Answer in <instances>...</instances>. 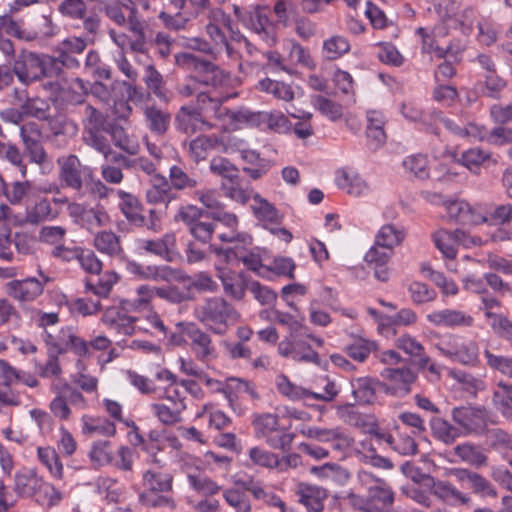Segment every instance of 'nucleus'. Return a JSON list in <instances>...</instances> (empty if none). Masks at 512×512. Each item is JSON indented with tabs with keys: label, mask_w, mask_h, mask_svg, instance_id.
<instances>
[{
	"label": "nucleus",
	"mask_w": 512,
	"mask_h": 512,
	"mask_svg": "<svg viewBox=\"0 0 512 512\" xmlns=\"http://www.w3.org/2000/svg\"><path fill=\"white\" fill-rule=\"evenodd\" d=\"M194 317L209 331L224 335L240 319L235 307L221 296L204 298L193 311Z\"/></svg>",
	"instance_id": "nucleus-1"
},
{
	"label": "nucleus",
	"mask_w": 512,
	"mask_h": 512,
	"mask_svg": "<svg viewBox=\"0 0 512 512\" xmlns=\"http://www.w3.org/2000/svg\"><path fill=\"white\" fill-rule=\"evenodd\" d=\"M254 436L269 447L281 451L290 449L295 434L280 425V418L273 413H255L252 419Z\"/></svg>",
	"instance_id": "nucleus-2"
},
{
	"label": "nucleus",
	"mask_w": 512,
	"mask_h": 512,
	"mask_svg": "<svg viewBox=\"0 0 512 512\" xmlns=\"http://www.w3.org/2000/svg\"><path fill=\"white\" fill-rule=\"evenodd\" d=\"M439 354L463 366L475 367L480 362L479 345L457 334H446L434 344Z\"/></svg>",
	"instance_id": "nucleus-3"
},
{
	"label": "nucleus",
	"mask_w": 512,
	"mask_h": 512,
	"mask_svg": "<svg viewBox=\"0 0 512 512\" xmlns=\"http://www.w3.org/2000/svg\"><path fill=\"white\" fill-rule=\"evenodd\" d=\"M321 347L323 339L310 333L309 328L296 337H286L278 344V353L285 358L301 363L320 364L319 354L313 346Z\"/></svg>",
	"instance_id": "nucleus-4"
},
{
	"label": "nucleus",
	"mask_w": 512,
	"mask_h": 512,
	"mask_svg": "<svg viewBox=\"0 0 512 512\" xmlns=\"http://www.w3.org/2000/svg\"><path fill=\"white\" fill-rule=\"evenodd\" d=\"M48 54H39L32 51L20 52L13 63V72L18 81L25 86L44 78H51Z\"/></svg>",
	"instance_id": "nucleus-5"
},
{
	"label": "nucleus",
	"mask_w": 512,
	"mask_h": 512,
	"mask_svg": "<svg viewBox=\"0 0 512 512\" xmlns=\"http://www.w3.org/2000/svg\"><path fill=\"white\" fill-rule=\"evenodd\" d=\"M51 390L55 397L49 404L51 413L59 420H69L72 415L70 406L77 409H85L87 402L77 389L69 385L66 381L57 379L52 382Z\"/></svg>",
	"instance_id": "nucleus-6"
},
{
	"label": "nucleus",
	"mask_w": 512,
	"mask_h": 512,
	"mask_svg": "<svg viewBox=\"0 0 512 512\" xmlns=\"http://www.w3.org/2000/svg\"><path fill=\"white\" fill-rule=\"evenodd\" d=\"M59 168V179L73 190H81L85 183L92 181L93 169L81 163L74 155H64L57 159Z\"/></svg>",
	"instance_id": "nucleus-7"
},
{
	"label": "nucleus",
	"mask_w": 512,
	"mask_h": 512,
	"mask_svg": "<svg viewBox=\"0 0 512 512\" xmlns=\"http://www.w3.org/2000/svg\"><path fill=\"white\" fill-rule=\"evenodd\" d=\"M233 118L261 130H271L276 133H285L290 130L291 123L280 111H257L240 110Z\"/></svg>",
	"instance_id": "nucleus-8"
},
{
	"label": "nucleus",
	"mask_w": 512,
	"mask_h": 512,
	"mask_svg": "<svg viewBox=\"0 0 512 512\" xmlns=\"http://www.w3.org/2000/svg\"><path fill=\"white\" fill-rule=\"evenodd\" d=\"M49 281L50 278L40 272V278L28 277L6 283L5 292L21 304L33 302L43 294L44 287Z\"/></svg>",
	"instance_id": "nucleus-9"
},
{
	"label": "nucleus",
	"mask_w": 512,
	"mask_h": 512,
	"mask_svg": "<svg viewBox=\"0 0 512 512\" xmlns=\"http://www.w3.org/2000/svg\"><path fill=\"white\" fill-rule=\"evenodd\" d=\"M131 311L125 310L121 304L105 309L102 322L118 334L133 335L137 331H148V327L140 325L141 318L128 315Z\"/></svg>",
	"instance_id": "nucleus-10"
},
{
	"label": "nucleus",
	"mask_w": 512,
	"mask_h": 512,
	"mask_svg": "<svg viewBox=\"0 0 512 512\" xmlns=\"http://www.w3.org/2000/svg\"><path fill=\"white\" fill-rule=\"evenodd\" d=\"M380 376L387 382V391L396 396H405L412 390L418 374L409 366L386 367L380 372Z\"/></svg>",
	"instance_id": "nucleus-11"
},
{
	"label": "nucleus",
	"mask_w": 512,
	"mask_h": 512,
	"mask_svg": "<svg viewBox=\"0 0 512 512\" xmlns=\"http://www.w3.org/2000/svg\"><path fill=\"white\" fill-rule=\"evenodd\" d=\"M174 124L176 130L188 135L214 128L208 117L202 114L199 109H194L193 105L182 106L175 116Z\"/></svg>",
	"instance_id": "nucleus-12"
},
{
	"label": "nucleus",
	"mask_w": 512,
	"mask_h": 512,
	"mask_svg": "<svg viewBox=\"0 0 512 512\" xmlns=\"http://www.w3.org/2000/svg\"><path fill=\"white\" fill-rule=\"evenodd\" d=\"M357 479L361 486L367 489L370 499L380 507V512L383 508L391 506L394 502V493L391 487L382 479L374 477L368 471L360 470L357 474Z\"/></svg>",
	"instance_id": "nucleus-13"
},
{
	"label": "nucleus",
	"mask_w": 512,
	"mask_h": 512,
	"mask_svg": "<svg viewBox=\"0 0 512 512\" xmlns=\"http://www.w3.org/2000/svg\"><path fill=\"white\" fill-rule=\"evenodd\" d=\"M117 195L119 197V208L131 224L138 227L146 226L153 231L160 229V225L155 219L156 212L154 210H150L151 219L147 223L145 217L140 212L141 205L134 195L123 190H117Z\"/></svg>",
	"instance_id": "nucleus-14"
},
{
	"label": "nucleus",
	"mask_w": 512,
	"mask_h": 512,
	"mask_svg": "<svg viewBox=\"0 0 512 512\" xmlns=\"http://www.w3.org/2000/svg\"><path fill=\"white\" fill-rule=\"evenodd\" d=\"M215 269L216 276L221 281L223 292L234 300H243L246 289H248L250 284L246 274L223 265H216Z\"/></svg>",
	"instance_id": "nucleus-15"
},
{
	"label": "nucleus",
	"mask_w": 512,
	"mask_h": 512,
	"mask_svg": "<svg viewBox=\"0 0 512 512\" xmlns=\"http://www.w3.org/2000/svg\"><path fill=\"white\" fill-rule=\"evenodd\" d=\"M241 19L243 24L257 34L266 44L273 45L276 42L273 24L264 7H253Z\"/></svg>",
	"instance_id": "nucleus-16"
},
{
	"label": "nucleus",
	"mask_w": 512,
	"mask_h": 512,
	"mask_svg": "<svg viewBox=\"0 0 512 512\" xmlns=\"http://www.w3.org/2000/svg\"><path fill=\"white\" fill-rule=\"evenodd\" d=\"M428 323L435 327L449 329L471 327L474 323L473 317L465 311L444 308L433 310L425 316Z\"/></svg>",
	"instance_id": "nucleus-17"
},
{
	"label": "nucleus",
	"mask_w": 512,
	"mask_h": 512,
	"mask_svg": "<svg viewBox=\"0 0 512 512\" xmlns=\"http://www.w3.org/2000/svg\"><path fill=\"white\" fill-rule=\"evenodd\" d=\"M217 254L222 256L227 264H233L235 261H241L257 276L265 279H271V270L268 269V265H264L262 263L261 257L257 253L244 252L238 247H230L224 250H218Z\"/></svg>",
	"instance_id": "nucleus-18"
},
{
	"label": "nucleus",
	"mask_w": 512,
	"mask_h": 512,
	"mask_svg": "<svg viewBox=\"0 0 512 512\" xmlns=\"http://www.w3.org/2000/svg\"><path fill=\"white\" fill-rule=\"evenodd\" d=\"M452 418L463 434L478 433L486 427V412L470 406L455 407Z\"/></svg>",
	"instance_id": "nucleus-19"
},
{
	"label": "nucleus",
	"mask_w": 512,
	"mask_h": 512,
	"mask_svg": "<svg viewBox=\"0 0 512 512\" xmlns=\"http://www.w3.org/2000/svg\"><path fill=\"white\" fill-rule=\"evenodd\" d=\"M295 495L307 512H321L328 498V492L325 488L304 482L297 485Z\"/></svg>",
	"instance_id": "nucleus-20"
},
{
	"label": "nucleus",
	"mask_w": 512,
	"mask_h": 512,
	"mask_svg": "<svg viewBox=\"0 0 512 512\" xmlns=\"http://www.w3.org/2000/svg\"><path fill=\"white\" fill-rule=\"evenodd\" d=\"M445 209L451 220L464 225H477L486 221V217L477 208L464 200H452L445 203Z\"/></svg>",
	"instance_id": "nucleus-21"
},
{
	"label": "nucleus",
	"mask_w": 512,
	"mask_h": 512,
	"mask_svg": "<svg viewBox=\"0 0 512 512\" xmlns=\"http://www.w3.org/2000/svg\"><path fill=\"white\" fill-rule=\"evenodd\" d=\"M335 183L339 189L353 197H364L371 192L366 180L353 170H338L335 174Z\"/></svg>",
	"instance_id": "nucleus-22"
},
{
	"label": "nucleus",
	"mask_w": 512,
	"mask_h": 512,
	"mask_svg": "<svg viewBox=\"0 0 512 512\" xmlns=\"http://www.w3.org/2000/svg\"><path fill=\"white\" fill-rule=\"evenodd\" d=\"M135 245L140 253H150L170 261L175 251L176 239L173 233H166L158 239H137Z\"/></svg>",
	"instance_id": "nucleus-23"
},
{
	"label": "nucleus",
	"mask_w": 512,
	"mask_h": 512,
	"mask_svg": "<svg viewBox=\"0 0 512 512\" xmlns=\"http://www.w3.org/2000/svg\"><path fill=\"white\" fill-rule=\"evenodd\" d=\"M44 479L35 470L22 468L14 476V492L20 497H35L41 492Z\"/></svg>",
	"instance_id": "nucleus-24"
},
{
	"label": "nucleus",
	"mask_w": 512,
	"mask_h": 512,
	"mask_svg": "<svg viewBox=\"0 0 512 512\" xmlns=\"http://www.w3.org/2000/svg\"><path fill=\"white\" fill-rule=\"evenodd\" d=\"M45 341L57 354H62L68 349H72L78 355L84 356L89 353L90 349L88 342L64 330H61L59 336L47 333Z\"/></svg>",
	"instance_id": "nucleus-25"
},
{
	"label": "nucleus",
	"mask_w": 512,
	"mask_h": 512,
	"mask_svg": "<svg viewBox=\"0 0 512 512\" xmlns=\"http://www.w3.org/2000/svg\"><path fill=\"white\" fill-rule=\"evenodd\" d=\"M393 251L377 245H374L366 252L364 260L369 268L373 269L374 276L379 281L386 282L389 279L388 263Z\"/></svg>",
	"instance_id": "nucleus-26"
},
{
	"label": "nucleus",
	"mask_w": 512,
	"mask_h": 512,
	"mask_svg": "<svg viewBox=\"0 0 512 512\" xmlns=\"http://www.w3.org/2000/svg\"><path fill=\"white\" fill-rule=\"evenodd\" d=\"M173 475L166 470L149 468L142 473L145 491L153 494H167L173 489Z\"/></svg>",
	"instance_id": "nucleus-27"
},
{
	"label": "nucleus",
	"mask_w": 512,
	"mask_h": 512,
	"mask_svg": "<svg viewBox=\"0 0 512 512\" xmlns=\"http://www.w3.org/2000/svg\"><path fill=\"white\" fill-rule=\"evenodd\" d=\"M236 95V93H222L218 96H212L207 92L199 91L196 95V105L193 107L194 109H199V111L207 117L208 114H211V116L220 119L228 113L227 109H222V103Z\"/></svg>",
	"instance_id": "nucleus-28"
},
{
	"label": "nucleus",
	"mask_w": 512,
	"mask_h": 512,
	"mask_svg": "<svg viewBox=\"0 0 512 512\" xmlns=\"http://www.w3.org/2000/svg\"><path fill=\"white\" fill-rule=\"evenodd\" d=\"M187 336L190 339L191 350L198 360L208 362L216 358V348L206 332L192 328L187 331Z\"/></svg>",
	"instance_id": "nucleus-29"
},
{
	"label": "nucleus",
	"mask_w": 512,
	"mask_h": 512,
	"mask_svg": "<svg viewBox=\"0 0 512 512\" xmlns=\"http://www.w3.org/2000/svg\"><path fill=\"white\" fill-rule=\"evenodd\" d=\"M252 211L264 229H270L273 225H281L282 215L273 204L259 194L253 196Z\"/></svg>",
	"instance_id": "nucleus-30"
},
{
	"label": "nucleus",
	"mask_w": 512,
	"mask_h": 512,
	"mask_svg": "<svg viewBox=\"0 0 512 512\" xmlns=\"http://www.w3.org/2000/svg\"><path fill=\"white\" fill-rule=\"evenodd\" d=\"M151 185L146 191V199L150 204H164L167 206L176 199L169 181L162 175H154L150 179Z\"/></svg>",
	"instance_id": "nucleus-31"
},
{
	"label": "nucleus",
	"mask_w": 512,
	"mask_h": 512,
	"mask_svg": "<svg viewBox=\"0 0 512 512\" xmlns=\"http://www.w3.org/2000/svg\"><path fill=\"white\" fill-rule=\"evenodd\" d=\"M432 493L444 503L456 505H468L471 501L469 495L462 493L448 481H434L431 487Z\"/></svg>",
	"instance_id": "nucleus-32"
},
{
	"label": "nucleus",
	"mask_w": 512,
	"mask_h": 512,
	"mask_svg": "<svg viewBox=\"0 0 512 512\" xmlns=\"http://www.w3.org/2000/svg\"><path fill=\"white\" fill-rule=\"evenodd\" d=\"M220 143H222V140L216 135H200L189 142V157L195 163L204 161Z\"/></svg>",
	"instance_id": "nucleus-33"
},
{
	"label": "nucleus",
	"mask_w": 512,
	"mask_h": 512,
	"mask_svg": "<svg viewBox=\"0 0 512 512\" xmlns=\"http://www.w3.org/2000/svg\"><path fill=\"white\" fill-rule=\"evenodd\" d=\"M186 409L184 398H177L173 405L154 403L151 405L153 414L165 425H173L181 420V414Z\"/></svg>",
	"instance_id": "nucleus-34"
},
{
	"label": "nucleus",
	"mask_w": 512,
	"mask_h": 512,
	"mask_svg": "<svg viewBox=\"0 0 512 512\" xmlns=\"http://www.w3.org/2000/svg\"><path fill=\"white\" fill-rule=\"evenodd\" d=\"M454 475L459 481L468 483L475 494L490 497L497 495L492 484L478 473L466 469H456Z\"/></svg>",
	"instance_id": "nucleus-35"
},
{
	"label": "nucleus",
	"mask_w": 512,
	"mask_h": 512,
	"mask_svg": "<svg viewBox=\"0 0 512 512\" xmlns=\"http://www.w3.org/2000/svg\"><path fill=\"white\" fill-rule=\"evenodd\" d=\"M135 299H122L121 304L128 311H143L151 306V301L158 297V287L151 285H140L135 290Z\"/></svg>",
	"instance_id": "nucleus-36"
},
{
	"label": "nucleus",
	"mask_w": 512,
	"mask_h": 512,
	"mask_svg": "<svg viewBox=\"0 0 512 512\" xmlns=\"http://www.w3.org/2000/svg\"><path fill=\"white\" fill-rule=\"evenodd\" d=\"M378 381L371 377H358L350 381L351 393L358 403L370 404L375 399Z\"/></svg>",
	"instance_id": "nucleus-37"
},
{
	"label": "nucleus",
	"mask_w": 512,
	"mask_h": 512,
	"mask_svg": "<svg viewBox=\"0 0 512 512\" xmlns=\"http://www.w3.org/2000/svg\"><path fill=\"white\" fill-rule=\"evenodd\" d=\"M378 345L375 341L362 336H352L351 342L345 346L347 355L357 362H364Z\"/></svg>",
	"instance_id": "nucleus-38"
},
{
	"label": "nucleus",
	"mask_w": 512,
	"mask_h": 512,
	"mask_svg": "<svg viewBox=\"0 0 512 512\" xmlns=\"http://www.w3.org/2000/svg\"><path fill=\"white\" fill-rule=\"evenodd\" d=\"M487 439L493 449L499 452L502 457L512 464V434L507 431L494 428L488 431Z\"/></svg>",
	"instance_id": "nucleus-39"
},
{
	"label": "nucleus",
	"mask_w": 512,
	"mask_h": 512,
	"mask_svg": "<svg viewBox=\"0 0 512 512\" xmlns=\"http://www.w3.org/2000/svg\"><path fill=\"white\" fill-rule=\"evenodd\" d=\"M454 231L439 229L432 234V241L435 247L441 252L444 258L454 260L457 256L458 241Z\"/></svg>",
	"instance_id": "nucleus-40"
},
{
	"label": "nucleus",
	"mask_w": 512,
	"mask_h": 512,
	"mask_svg": "<svg viewBox=\"0 0 512 512\" xmlns=\"http://www.w3.org/2000/svg\"><path fill=\"white\" fill-rule=\"evenodd\" d=\"M126 270L142 280L159 281L167 277V267L157 265H142L136 261H127Z\"/></svg>",
	"instance_id": "nucleus-41"
},
{
	"label": "nucleus",
	"mask_w": 512,
	"mask_h": 512,
	"mask_svg": "<svg viewBox=\"0 0 512 512\" xmlns=\"http://www.w3.org/2000/svg\"><path fill=\"white\" fill-rule=\"evenodd\" d=\"M37 457L40 463L48 470L52 478L57 480L63 478L64 467L54 448L38 447Z\"/></svg>",
	"instance_id": "nucleus-42"
},
{
	"label": "nucleus",
	"mask_w": 512,
	"mask_h": 512,
	"mask_svg": "<svg viewBox=\"0 0 512 512\" xmlns=\"http://www.w3.org/2000/svg\"><path fill=\"white\" fill-rule=\"evenodd\" d=\"M146 126L155 134H164L170 124V114L155 106H147L144 109Z\"/></svg>",
	"instance_id": "nucleus-43"
},
{
	"label": "nucleus",
	"mask_w": 512,
	"mask_h": 512,
	"mask_svg": "<svg viewBox=\"0 0 512 512\" xmlns=\"http://www.w3.org/2000/svg\"><path fill=\"white\" fill-rule=\"evenodd\" d=\"M109 223L110 216L106 209L104 206L97 204L93 207L87 208L79 225L88 231H94L98 228L107 226Z\"/></svg>",
	"instance_id": "nucleus-44"
},
{
	"label": "nucleus",
	"mask_w": 512,
	"mask_h": 512,
	"mask_svg": "<svg viewBox=\"0 0 512 512\" xmlns=\"http://www.w3.org/2000/svg\"><path fill=\"white\" fill-rule=\"evenodd\" d=\"M83 433L97 434L106 437L114 436L116 433L115 424L106 418H94L84 415L81 419Z\"/></svg>",
	"instance_id": "nucleus-45"
},
{
	"label": "nucleus",
	"mask_w": 512,
	"mask_h": 512,
	"mask_svg": "<svg viewBox=\"0 0 512 512\" xmlns=\"http://www.w3.org/2000/svg\"><path fill=\"white\" fill-rule=\"evenodd\" d=\"M406 236L403 228L392 224L383 225L375 236V243L393 251L394 247L402 243Z\"/></svg>",
	"instance_id": "nucleus-46"
},
{
	"label": "nucleus",
	"mask_w": 512,
	"mask_h": 512,
	"mask_svg": "<svg viewBox=\"0 0 512 512\" xmlns=\"http://www.w3.org/2000/svg\"><path fill=\"white\" fill-rule=\"evenodd\" d=\"M416 34L421 37V51L426 54L434 55L437 58H445L446 55L452 51V46L448 45L443 48L438 45V38L432 33V31L426 28L419 27L416 30Z\"/></svg>",
	"instance_id": "nucleus-47"
},
{
	"label": "nucleus",
	"mask_w": 512,
	"mask_h": 512,
	"mask_svg": "<svg viewBox=\"0 0 512 512\" xmlns=\"http://www.w3.org/2000/svg\"><path fill=\"white\" fill-rule=\"evenodd\" d=\"M430 426L434 437L445 444H452L462 435L459 428L439 417L432 418Z\"/></svg>",
	"instance_id": "nucleus-48"
},
{
	"label": "nucleus",
	"mask_w": 512,
	"mask_h": 512,
	"mask_svg": "<svg viewBox=\"0 0 512 512\" xmlns=\"http://www.w3.org/2000/svg\"><path fill=\"white\" fill-rule=\"evenodd\" d=\"M489 159L490 153L488 151L481 148H471L462 152L460 158H455V161L477 174L480 167Z\"/></svg>",
	"instance_id": "nucleus-49"
},
{
	"label": "nucleus",
	"mask_w": 512,
	"mask_h": 512,
	"mask_svg": "<svg viewBox=\"0 0 512 512\" xmlns=\"http://www.w3.org/2000/svg\"><path fill=\"white\" fill-rule=\"evenodd\" d=\"M31 188L32 184L28 180L13 181L11 183L5 182V189L1 195H4L11 205H22Z\"/></svg>",
	"instance_id": "nucleus-50"
},
{
	"label": "nucleus",
	"mask_w": 512,
	"mask_h": 512,
	"mask_svg": "<svg viewBox=\"0 0 512 512\" xmlns=\"http://www.w3.org/2000/svg\"><path fill=\"white\" fill-rule=\"evenodd\" d=\"M310 473L322 481H333L339 483L347 479L348 474L344 468L336 463H325L319 466H312Z\"/></svg>",
	"instance_id": "nucleus-51"
},
{
	"label": "nucleus",
	"mask_w": 512,
	"mask_h": 512,
	"mask_svg": "<svg viewBox=\"0 0 512 512\" xmlns=\"http://www.w3.org/2000/svg\"><path fill=\"white\" fill-rule=\"evenodd\" d=\"M405 172L418 179H427L430 174L428 158L424 154H413L407 156L402 163Z\"/></svg>",
	"instance_id": "nucleus-52"
},
{
	"label": "nucleus",
	"mask_w": 512,
	"mask_h": 512,
	"mask_svg": "<svg viewBox=\"0 0 512 512\" xmlns=\"http://www.w3.org/2000/svg\"><path fill=\"white\" fill-rule=\"evenodd\" d=\"M322 50L326 59L336 60L350 51V43L343 36L333 35L324 40Z\"/></svg>",
	"instance_id": "nucleus-53"
},
{
	"label": "nucleus",
	"mask_w": 512,
	"mask_h": 512,
	"mask_svg": "<svg viewBox=\"0 0 512 512\" xmlns=\"http://www.w3.org/2000/svg\"><path fill=\"white\" fill-rule=\"evenodd\" d=\"M201 67L205 71L203 83L206 85H211L215 88H224L229 85L231 81L229 73L208 61H202Z\"/></svg>",
	"instance_id": "nucleus-54"
},
{
	"label": "nucleus",
	"mask_w": 512,
	"mask_h": 512,
	"mask_svg": "<svg viewBox=\"0 0 512 512\" xmlns=\"http://www.w3.org/2000/svg\"><path fill=\"white\" fill-rule=\"evenodd\" d=\"M258 89L280 100L291 101L294 98V92L288 84L270 78L260 80Z\"/></svg>",
	"instance_id": "nucleus-55"
},
{
	"label": "nucleus",
	"mask_w": 512,
	"mask_h": 512,
	"mask_svg": "<svg viewBox=\"0 0 512 512\" xmlns=\"http://www.w3.org/2000/svg\"><path fill=\"white\" fill-rule=\"evenodd\" d=\"M223 151L228 154L239 153L240 157L250 164H256L260 159L255 150L247 148L245 141L237 137H229L223 144Z\"/></svg>",
	"instance_id": "nucleus-56"
},
{
	"label": "nucleus",
	"mask_w": 512,
	"mask_h": 512,
	"mask_svg": "<svg viewBox=\"0 0 512 512\" xmlns=\"http://www.w3.org/2000/svg\"><path fill=\"white\" fill-rule=\"evenodd\" d=\"M84 134L101 132L105 118L101 112L90 104H85L81 110Z\"/></svg>",
	"instance_id": "nucleus-57"
},
{
	"label": "nucleus",
	"mask_w": 512,
	"mask_h": 512,
	"mask_svg": "<svg viewBox=\"0 0 512 512\" xmlns=\"http://www.w3.org/2000/svg\"><path fill=\"white\" fill-rule=\"evenodd\" d=\"M225 502L235 510V512H251L252 506L250 499L245 491L239 488H228L223 491Z\"/></svg>",
	"instance_id": "nucleus-58"
},
{
	"label": "nucleus",
	"mask_w": 512,
	"mask_h": 512,
	"mask_svg": "<svg viewBox=\"0 0 512 512\" xmlns=\"http://www.w3.org/2000/svg\"><path fill=\"white\" fill-rule=\"evenodd\" d=\"M187 481L189 486L199 494L204 496H213L219 493L221 486L207 476L200 474H188Z\"/></svg>",
	"instance_id": "nucleus-59"
},
{
	"label": "nucleus",
	"mask_w": 512,
	"mask_h": 512,
	"mask_svg": "<svg viewBox=\"0 0 512 512\" xmlns=\"http://www.w3.org/2000/svg\"><path fill=\"white\" fill-rule=\"evenodd\" d=\"M312 104L323 116L331 121H338L343 116L341 104L332 101L324 96L317 95L312 99Z\"/></svg>",
	"instance_id": "nucleus-60"
},
{
	"label": "nucleus",
	"mask_w": 512,
	"mask_h": 512,
	"mask_svg": "<svg viewBox=\"0 0 512 512\" xmlns=\"http://www.w3.org/2000/svg\"><path fill=\"white\" fill-rule=\"evenodd\" d=\"M276 386L280 394L291 400H301L309 398V390L295 385L284 374L277 376Z\"/></svg>",
	"instance_id": "nucleus-61"
},
{
	"label": "nucleus",
	"mask_w": 512,
	"mask_h": 512,
	"mask_svg": "<svg viewBox=\"0 0 512 512\" xmlns=\"http://www.w3.org/2000/svg\"><path fill=\"white\" fill-rule=\"evenodd\" d=\"M95 248L108 255H116L121 251L118 237L111 231H102L96 234L94 238Z\"/></svg>",
	"instance_id": "nucleus-62"
},
{
	"label": "nucleus",
	"mask_w": 512,
	"mask_h": 512,
	"mask_svg": "<svg viewBox=\"0 0 512 512\" xmlns=\"http://www.w3.org/2000/svg\"><path fill=\"white\" fill-rule=\"evenodd\" d=\"M225 396H236L246 393L252 399H258L259 394L253 384L245 379L230 377L225 382Z\"/></svg>",
	"instance_id": "nucleus-63"
},
{
	"label": "nucleus",
	"mask_w": 512,
	"mask_h": 512,
	"mask_svg": "<svg viewBox=\"0 0 512 512\" xmlns=\"http://www.w3.org/2000/svg\"><path fill=\"white\" fill-rule=\"evenodd\" d=\"M487 365L508 378H512V356L496 355L484 350Z\"/></svg>",
	"instance_id": "nucleus-64"
}]
</instances>
